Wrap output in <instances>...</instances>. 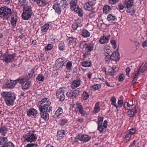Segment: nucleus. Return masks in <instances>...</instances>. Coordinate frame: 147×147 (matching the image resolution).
I'll use <instances>...</instances> for the list:
<instances>
[{
    "instance_id": "nucleus-1",
    "label": "nucleus",
    "mask_w": 147,
    "mask_h": 147,
    "mask_svg": "<svg viewBox=\"0 0 147 147\" xmlns=\"http://www.w3.org/2000/svg\"><path fill=\"white\" fill-rule=\"evenodd\" d=\"M51 104L49 99L44 98L40 101L38 105L40 112H49L51 111V107L50 106Z\"/></svg>"
},
{
    "instance_id": "nucleus-2",
    "label": "nucleus",
    "mask_w": 147,
    "mask_h": 147,
    "mask_svg": "<svg viewBox=\"0 0 147 147\" xmlns=\"http://www.w3.org/2000/svg\"><path fill=\"white\" fill-rule=\"evenodd\" d=\"M1 95L7 105L10 106L13 105L16 99L15 96L13 93L11 92H4L2 93Z\"/></svg>"
},
{
    "instance_id": "nucleus-3",
    "label": "nucleus",
    "mask_w": 147,
    "mask_h": 147,
    "mask_svg": "<svg viewBox=\"0 0 147 147\" xmlns=\"http://www.w3.org/2000/svg\"><path fill=\"white\" fill-rule=\"evenodd\" d=\"M11 14V9L5 6L0 8V17L3 20L9 18Z\"/></svg>"
},
{
    "instance_id": "nucleus-4",
    "label": "nucleus",
    "mask_w": 147,
    "mask_h": 147,
    "mask_svg": "<svg viewBox=\"0 0 147 147\" xmlns=\"http://www.w3.org/2000/svg\"><path fill=\"white\" fill-rule=\"evenodd\" d=\"M103 119V117H101L98 118V129L100 132L101 133L104 130H106L107 125V121L105 120L103 123H102Z\"/></svg>"
},
{
    "instance_id": "nucleus-5",
    "label": "nucleus",
    "mask_w": 147,
    "mask_h": 147,
    "mask_svg": "<svg viewBox=\"0 0 147 147\" xmlns=\"http://www.w3.org/2000/svg\"><path fill=\"white\" fill-rule=\"evenodd\" d=\"M124 3L125 6L127 8L126 11L127 13H130L132 16L134 15L135 11L132 7L134 4V2L133 0H125Z\"/></svg>"
},
{
    "instance_id": "nucleus-6",
    "label": "nucleus",
    "mask_w": 147,
    "mask_h": 147,
    "mask_svg": "<svg viewBox=\"0 0 147 147\" xmlns=\"http://www.w3.org/2000/svg\"><path fill=\"white\" fill-rule=\"evenodd\" d=\"M77 0H71L70 6L72 9L78 13V15L80 16L82 15V11L78 5H77Z\"/></svg>"
},
{
    "instance_id": "nucleus-7",
    "label": "nucleus",
    "mask_w": 147,
    "mask_h": 147,
    "mask_svg": "<svg viewBox=\"0 0 147 147\" xmlns=\"http://www.w3.org/2000/svg\"><path fill=\"white\" fill-rule=\"evenodd\" d=\"M29 79H27L26 77L18 79V83L22 84V88L24 89H27L29 88L31 85V82L30 81H27Z\"/></svg>"
},
{
    "instance_id": "nucleus-8",
    "label": "nucleus",
    "mask_w": 147,
    "mask_h": 147,
    "mask_svg": "<svg viewBox=\"0 0 147 147\" xmlns=\"http://www.w3.org/2000/svg\"><path fill=\"white\" fill-rule=\"evenodd\" d=\"M65 92L64 89L61 88L59 89L56 93L57 98L60 101H63L65 99Z\"/></svg>"
},
{
    "instance_id": "nucleus-9",
    "label": "nucleus",
    "mask_w": 147,
    "mask_h": 147,
    "mask_svg": "<svg viewBox=\"0 0 147 147\" xmlns=\"http://www.w3.org/2000/svg\"><path fill=\"white\" fill-rule=\"evenodd\" d=\"M15 54H9L8 55H4L2 57V59L5 63H8L11 62L12 60L13 59L14 57H15Z\"/></svg>"
},
{
    "instance_id": "nucleus-10",
    "label": "nucleus",
    "mask_w": 147,
    "mask_h": 147,
    "mask_svg": "<svg viewBox=\"0 0 147 147\" xmlns=\"http://www.w3.org/2000/svg\"><path fill=\"white\" fill-rule=\"evenodd\" d=\"M94 4H93L92 2L88 1L84 5V8L86 11H91L94 8Z\"/></svg>"
},
{
    "instance_id": "nucleus-11",
    "label": "nucleus",
    "mask_w": 147,
    "mask_h": 147,
    "mask_svg": "<svg viewBox=\"0 0 147 147\" xmlns=\"http://www.w3.org/2000/svg\"><path fill=\"white\" fill-rule=\"evenodd\" d=\"M27 115L29 116H33L35 118L38 115V114L36 110L34 109H31L27 110Z\"/></svg>"
},
{
    "instance_id": "nucleus-12",
    "label": "nucleus",
    "mask_w": 147,
    "mask_h": 147,
    "mask_svg": "<svg viewBox=\"0 0 147 147\" xmlns=\"http://www.w3.org/2000/svg\"><path fill=\"white\" fill-rule=\"evenodd\" d=\"M78 140L80 141L87 142L90 140V138L88 135L80 134L78 135Z\"/></svg>"
},
{
    "instance_id": "nucleus-13",
    "label": "nucleus",
    "mask_w": 147,
    "mask_h": 147,
    "mask_svg": "<svg viewBox=\"0 0 147 147\" xmlns=\"http://www.w3.org/2000/svg\"><path fill=\"white\" fill-rule=\"evenodd\" d=\"M36 139V137L32 134H28L26 135V140L28 142H31L35 141Z\"/></svg>"
},
{
    "instance_id": "nucleus-14",
    "label": "nucleus",
    "mask_w": 147,
    "mask_h": 147,
    "mask_svg": "<svg viewBox=\"0 0 147 147\" xmlns=\"http://www.w3.org/2000/svg\"><path fill=\"white\" fill-rule=\"evenodd\" d=\"M81 81L80 80H74L71 82V87L72 89H75L79 87Z\"/></svg>"
},
{
    "instance_id": "nucleus-15",
    "label": "nucleus",
    "mask_w": 147,
    "mask_h": 147,
    "mask_svg": "<svg viewBox=\"0 0 147 147\" xmlns=\"http://www.w3.org/2000/svg\"><path fill=\"white\" fill-rule=\"evenodd\" d=\"M17 83H18V79L15 81L11 80L9 83L7 84L6 87L12 88L14 87Z\"/></svg>"
},
{
    "instance_id": "nucleus-16",
    "label": "nucleus",
    "mask_w": 147,
    "mask_h": 147,
    "mask_svg": "<svg viewBox=\"0 0 147 147\" xmlns=\"http://www.w3.org/2000/svg\"><path fill=\"white\" fill-rule=\"evenodd\" d=\"M107 20L110 23L115 24L117 20L116 18L111 14L109 15L107 18Z\"/></svg>"
},
{
    "instance_id": "nucleus-17",
    "label": "nucleus",
    "mask_w": 147,
    "mask_h": 147,
    "mask_svg": "<svg viewBox=\"0 0 147 147\" xmlns=\"http://www.w3.org/2000/svg\"><path fill=\"white\" fill-rule=\"evenodd\" d=\"M141 68V66H140L134 74V76L133 77V80L132 82V85H134L136 82L137 80L138 76L139 74V72L140 71V69Z\"/></svg>"
},
{
    "instance_id": "nucleus-18",
    "label": "nucleus",
    "mask_w": 147,
    "mask_h": 147,
    "mask_svg": "<svg viewBox=\"0 0 147 147\" xmlns=\"http://www.w3.org/2000/svg\"><path fill=\"white\" fill-rule=\"evenodd\" d=\"M34 1L40 7L45 6L48 3L45 0H34Z\"/></svg>"
},
{
    "instance_id": "nucleus-19",
    "label": "nucleus",
    "mask_w": 147,
    "mask_h": 147,
    "mask_svg": "<svg viewBox=\"0 0 147 147\" xmlns=\"http://www.w3.org/2000/svg\"><path fill=\"white\" fill-rule=\"evenodd\" d=\"M110 56L111 59L112 60L117 61L119 59V54L117 52L113 53Z\"/></svg>"
},
{
    "instance_id": "nucleus-20",
    "label": "nucleus",
    "mask_w": 147,
    "mask_h": 147,
    "mask_svg": "<svg viewBox=\"0 0 147 147\" xmlns=\"http://www.w3.org/2000/svg\"><path fill=\"white\" fill-rule=\"evenodd\" d=\"M118 70V67L115 65L113 66L112 69L109 70V74L110 76H113L115 73Z\"/></svg>"
},
{
    "instance_id": "nucleus-21",
    "label": "nucleus",
    "mask_w": 147,
    "mask_h": 147,
    "mask_svg": "<svg viewBox=\"0 0 147 147\" xmlns=\"http://www.w3.org/2000/svg\"><path fill=\"white\" fill-rule=\"evenodd\" d=\"M84 47L85 48L86 52L88 54L90 53V52L93 50V47L91 45H88L87 43H85L84 45Z\"/></svg>"
},
{
    "instance_id": "nucleus-22",
    "label": "nucleus",
    "mask_w": 147,
    "mask_h": 147,
    "mask_svg": "<svg viewBox=\"0 0 147 147\" xmlns=\"http://www.w3.org/2000/svg\"><path fill=\"white\" fill-rule=\"evenodd\" d=\"M32 15V14H30L29 13L23 11L22 17L24 20H27L31 18Z\"/></svg>"
},
{
    "instance_id": "nucleus-23",
    "label": "nucleus",
    "mask_w": 147,
    "mask_h": 147,
    "mask_svg": "<svg viewBox=\"0 0 147 147\" xmlns=\"http://www.w3.org/2000/svg\"><path fill=\"white\" fill-rule=\"evenodd\" d=\"M48 112H40V113L41 118L44 120H47L49 118V115Z\"/></svg>"
},
{
    "instance_id": "nucleus-24",
    "label": "nucleus",
    "mask_w": 147,
    "mask_h": 147,
    "mask_svg": "<svg viewBox=\"0 0 147 147\" xmlns=\"http://www.w3.org/2000/svg\"><path fill=\"white\" fill-rule=\"evenodd\" d=\"M17 18V16L15 14L12 15L11 17V25L13 26H16Z\"/></svg>"
},
{
    "instance_id": "nucleus-25",
    "label": "nucleus",
    "mask_w": 147,
    "mask_h": 147,
    "mask_svg": "<svg viewBox=\"0 0 147 147\" xmlns=\"http://www.w3.org/2000/svg\"><path fill=\"white\" fill-rule=\"evenodd\" d=\"M53 7L55 11L58 14L60 13L61 8L60 5L58 4H55L53 6Z\"/></svg>"
},
{
    "instance_id": "nucleus-26",
    "label": "nucleus",
    "mask_w": 147,
    "mask_h": 147,
    "mask_svg": "<svg viewBox=\"0 0 147 147\" xmlns=\"http://www.w3.org/2000/svg\"><path fill=\"white\" fill-rule=\"evenodd\" d=\"M109 38L105 36L101 37L99 40V42L101 44H104L108 42Z\"/></svg>"
},
{
    "instance_id": "nucleus-27",
    "label": "nucleus",
    "mask_w": 147,
    "mask_h": 147,
    "mask_svg": "<svg viewBox=\"0 0 147 147\" xmlns=\"http://www.w3.org/2000/svg\"><path fill=\"white\" fill-rule=\"evenodd\" d=\"M23 11L32 14V7L29 5H27L23 8Z\"/></svg>"
},
{
    "instance_id": "nucleus-28",
    "label": "nucleus",
    "mask_w": 147,
    "mask_h": 147,
    "mask_svg": "<svg viewBox=\"0 0 147 147\" xmlns=\"http://www.w3.org/2000/svg\"><path fill=\"white\" fill-rule=\"evenodd\" d=\"M65 131L63 130H61L58 131L57 134V137L59 139H62L63 137V136L65 135Z\"/></svg>"
},
{
    "instance_id": "nucleus-29",
    "label": "nucleus",
    "mask_w": 147,
    "mask_h": 147,
    "mask_svg": "<svg viewBox=\"0 0 147 147\" xmlns=\"http://www.w3.org/2000/svg\"><path fill=\"white\" fill-rule=\"evenodd\" d=\"M76 105L77 106L76 109L79 111L81 114H82L84 111L82 106L80 104L78 103H76Z\"/></svg>"
},
{
    "instance_id": "nucleus-30",
    "label": "nucleus",
    "mask_w": 147,
    "mask_h": 147,
    "mask_svg": "<svg viewBox=\"0 0 147 147\" xmlns=\"http://www.w3.org/2000/svg\"><path fill=\"white\" fill-rule=\"evenodd\" d=\"M7 131V129L5 126L1 127L0 128V133L1 134L2 136H5Z\"/></svg>"
},
{
    "instance_id": "nucleus-31",
    "label": "nucleus",
    "mask_w": 147,
    "mask_h": 147,
    "mask_svg": "<svg viewBox=\"0 0 147 147\" xmlns=\"http://www.w3.org/2000/svg\"><path fill=\"white\" fill-rule=\"evenodd\" d=\"M81 35L84 37L87 38L90 36V33L87 30H84L82 31Z\"/></svg>"
},
{
    "instance_id": "nucleus-32",
    "label": "nucleus",
    "mask_w": 147,
    "mask_h": 147,
    "mask_svg": "<svg viewBox=\"0 0 147 147\" xmlns=\"http://www.w3.org/2000/svg\"><path fill=\"white\" fill-rule=\"evenodd\" d=\"M103 10L104 13L107 14L110 12L111 11V9L109 6L107 5L103 7Z\"/></svg>"
},
{
    "instance_id": "nucleus-33",
    "label": "nucleus",
    "mask_w": 147,
    "mask_h": 147,
    "mask_svg": "<svg viewBox=\"0 0 147 147\" xmlns=\"http://www.w3.org/2000/svg\"><path fill=\"white\" fill-rule=\"evenodd\" d=\"M34 68H32L29 71L28 75L26 77V78H27V79H29L32 76L34 72Z\"/></svg>"
},
{
    "instance_id": "nucleus-34",
    "label": "nucleus",
    "mask_w": 147,
    "mask_h": 147,
    "mask_svg": "<svg viewBox=\"0 0 147 147\" xmlns=\"http://www.w3.org/2000/svg\"><path fill=\"white\" fill-rule=\"evenodd\" d=\"M82 65L85 67H91V61L88 62L87 61H85L82 63Z\"/></svg>"
},
{
    "instance_id": "nucleus-35",
    "label": "nucleus",
    "mask_w": 147,
    "mask_h": 147,
    "mask_svg": "<svg viewBox=\"0 0 147 147\" xmlns=\"http://www.w3.org/2000/svg\"><path fill=\"white\" fill-rule=\"evenodd\" d=\"M19 5L23 6V8L27 5V2L26 0H19Z\"/></svg>"
},
{
    "instance_id": "nucleus-36",
    "label": "nucleus",
    "mask_w": 147,
    "mask_h": 147,
    "mask_svg": "<svg viewBox=\"0 0 147 147\" xmlns=\"http://www.w3.org/2000/svg\"><path fill=\"white\" fill-rule=\"evenodd\" d=\"M100 109L99 102H97L95 104L93 112L95 113H97L99 111Z\"/></svg>"
},
{
    "instance_id": "nucleus-37",
    "label": "nucleus",
    "mask_w": 147,
    "mask_h": 147,
    "mask_svg": "<svg viewBox=\"0 0 147 147\" xmlns=\"http://www.w3.org/2000/svg\"><path fill=\"white\" fill-rule=\"evenodd\" d=\"M49 28V24H45L42 27L41 30L42 32H45Z\"/></svg>"
},
{
    "instance_id": "nucleus-38",
    "label": "nucleus",
    "mask_w": 147,
    "mask_h": 147,
    "mask_svg": "<svg viewBox=\"0 0 147 147\" xmlns=\"http://www.w3.org/2000/svg\"><path fill=\"white\" fill-rule=\"evenodd\" d=\"M7 141V138L0 137V144H5Z\"/></svg>"
},
{
    "instance_id": "nucleus-39",
    "label": "nucleus",
    "mask_w": 147,
    "mask_h": 147,
    "mask_svg": "<svg viewBox=\"0 0 147 147\" xmlns=\"http://www.w3.org/2000/svg\"><path fill=\"white\" fill-rule=\"evenodd\" d=\"M129 110L127 113V115L129 117H132L134 115V112L132 110V108L129 109Z\"/></svg>"
},
{
    "instance_id": "nucleus-40",
    "label": "nucleus",
    "mask_w": 147,
    "mask_h": 147,
    "mask_svg": "<svg viewBox=\"0 0 147 147\" xmlns=\"http://www.w3.org/2000/svg\"><path fill=\"white\" fill-rule=\"evenodd\" d=\"M79 91L78 90H74L72 91H71L70 92V93H68L69 94H74V98H76V97L79 95Z\"/></svg>"
},
{
    "instance_id": "nucleus-41",
    "label": "nucleus",
    "mask_w": 147,
    "mask_h": 147,
    "mask_svg": "<svg viewBox=\"0 0 147 147\" xmlns=\"http://www.w3.org/2000/svg\"><path fill=\"white\" fill-rule=\"evenodd\" d=\"M116 99L115 97L113 96L112 98L111 99V104L114 106L116 107V109H117V111H118V110L117 109V107L118 106H117L116 104Z\"/></svg>"
},
{
    "instance_id": "nucleus-42",
    "label": "nucleus",
    "mask_w": 147,
    "mask_h": 147,
    "mask_svg": "<svg viewBox=\"0 0 147 147\" xmlns=\"http://www.w3.org/2000/svg\"><path fill=\"white\" fill-rule=\"evenodd\" d=\"M124 106V108L127 109H130V108L131 107L134 106V108L135 107V106L133 105H130L127 102H125V103Z\"/></svg>"
},
{
    "instance_id": "nucleus-43",
    "label": "nucleus",
    "mask_w": 147,
    "mask_h": 147,
    "mask_svg": "<svg viewBox=\"0 0 147 147\" xmlns=\"http://www.w3.org/2000/svg\"><path fill=\"white\" fill-rule=\"evenodd\" d=\"M61 3L62 4V7L65 8L66 6L68 5V0H62L61 1Z\"/></svg>"
},
{
    "instance_id": "nucleus-44",
    "label": "nucleus",
    "mask_w": 147,
    "mask_h": 147,
    "mask_svg": "<svg viewBox=\"0 0 147 147\" xmlns=\"http://www.w3.org/2000/svg\"><path fill=\"white\" fill-rule=\"evenodd\" d=\"M67 41L69 44H71L75 41V40L74 37H68L67 39Z\"/></svg>"
},
{
    "instance_id": "nucleus-45",
    "label": "nucleus",
    "mask_w": 147,
    "mask_h": 147,
    "mask_svg": "<svg viewBox=\"0 0 147 147\" xmlns=\"http://www.w3.org/2000/svg\"><path fill=\"white\" fill-rule=\"evenodd\" d=\"M147 69V61L146 62L144 65L140 69V71L141 73H143Z\"/></svg>"
},
{
    "instance_id": "nucleus-46",
    "label": "nucleus",
    "mask_w": 147,
    "mask_h": 147,
    "mask_svg": "<svg viewBox=\"0 0 147 147\" xmlns=\"http://www.w3.org/2000/svg\"><path fill=\"white\" fill-rule=\"evenodd\" d=\"M63 113L62 109L61 108H59L58 109L55 113V115L57 117H58L59 115H61Z\"/></svg>"
},
{
    "instance_id": "nucleus-47",
    "label": "nucleus",
    "mask_w": 147,
    "mask_h": 147,
    "mask_svg": "<svg viewBox=\"0 0 147 147\" xmlns=\"http://www.w3.org/2000/svg\"><path fill=\"white\" fill-rule=\"evenodd\" d=\"M84 99V100H87L89 97V95L88 93L86 92H84L82 94Z\"/></svg>"
},
{
    "instance_id": "nucleus-48",
    "label": "nucleus",
    "mask_w": 147,
    "mask_h": 147,
    "mask_svg": "<svg viewBox=\"0 0 147 147\" xmlns=\"http://www.w3.org/2000/svg\"><path fill=\"white\" fill-rule=\"evenodd\" d=\"M67 122V120L65 119H61L59 121L60 124L61 125H64Z\"/></svg>"
},
{
    "instance_id": "nucleus-49",
    "label": "nucleus",
    "mask_w": 147,
    "mask_h": 147,
    "mask_svg": "<svg viewBox=\"0 0 147 147\" xmlns=\"http://www.w3.org/2000/svg\"><path fill=\"white\" fill-rule=\"evenodd\" d=\"M44 77L43 76L39 74L38 75L36 78V79L39 81H43L44 80Z\"/></svg>"
},
{
    "instance_id": "nucleus-50",
    "label": "nucleus",
    "mask_w": 147,
    "mask_h": 147,
    "mask_svg": "<svg viewBox=\"0 0 147 147\" xmlns=\"http://www.w3.org/2000/svg\"><path fill=\"white\" fill-rule=\"evenodd\" d=\"M66 68L68 70H70L71 69L72 66V62L71 61H68L66 65Z\"/></svg>"
},
{
    "instance_id": "nucleus-51",
    "label": "nucleus",
    "mask_w": 147,
    "mask_h": 147,
    "mask_svg": "<svg viewBox=\"0 0 147 147\" xmlns=\"http://www.w3.org/2000/svg\"><path fill=\"white\" fill-rule=\"evenodd\" d=\"M53 48V46L51 44H49L47 46L45 47V51L50 50Z\"/></svg>"
},
{
    "instance_id": "nucleus-52",
    "label": "nucleus",
    "mask_w": 147,
    "mask_h": 147,
    "mask_svg": "<svg viewBox=\"0 0 147 147\" xmlns=\"http://www.w3.org/2000/svg\"><path fill=\"white\" fill-rule=\"evenodd\" d=\"M2 147H14V145L11 142H8L5 146Z\"/></svg>"
},
{
    "instance_id": "nucleus-53",
    "label": "nucleus",
    "mask_w": 147,
    "mask_h": 147,
    "mask_svg": "<svg viewBox=\"0 0 147 147\" xmlns=\"http://www.w3.org/2000/svg\"><path fill=\"white\" fill-rule=\"evenodd\" d=\"M100 85L98 84L94 85L92 86V87L93 89V90H95L98 89L100 87Z\"/></svg>"
},
{
    "instance_id": "nucleus-54",
    "label": "nucleus",
    "mask_w": 147,
    "mask_h": 147,
    "mask_svg": "<svg viewBox=\"0 0 147 147\" xmlns=\"http://www.w3.org/2000/svg\"><path fill=\"white\" fill-rule=\"evenodd\" d=\"M78 139V138H71V142L73 144H74L76 143L77 142Z\"/></svg>"
},
{
    "instance_id": "nucleus-55",
    "label": "nucleus",
    "mask_w": 147,
    "mask_h": 147,
    "mask_svg": "<svg viewBox=\"0 0 147 147\" xmlns=\"http://www.w3.org/2000/svg\"><path fill=\"white\" fill-rule=\"evenodd\" d=\"M37 144L32 143L27 144L26 145V147H37Z\"/></svg>"
},
{
    "instance_id": "nucleus-56",
    "label": "nucleus",
    "mask_w": 147,
    "mask_h": 147,
    "mask_svg": "<svg viewBox=\"0 0 147 147\" xmlns=\"http://www.w3.org/2000/svg\"><path fill=\"white\" fill-rule=\"evenodd\" d=\"M136 129H131L129 130V134H130V135L134 134L136 131Z\"/></svg>"
},
{
    "instance_id": "nucleus-57",
    "label": "nucleus",
    "mask_w": 147,
    "mask_h": 147,
    "mask_svg": "<svg viewBox=\"0 0 147 147\" xmlns=\"http://www.w3.org/2000/svg\"><path fill=\"white\" fill-rule=\"evenodd\" d=\"M119 0H109V3L111 4H115L119 1Z\"/></svg>"
},
{
    "instance_id": "nucleus-58",
    "label": "nucleus",
    "mask_w": 147,
    "mask_h": 147,
    "mask_svg": "<svg viewBox=\"0 0 147 147\" xmlns=\"http://www.w3.org/2000/svg\"><path fill=\"white\" fill-rule=\"evenodd\" d=\"M78 26V24L76 23L73 24L72 26V28L74 30H76Z\"/></svg>"
},
{
    "instance_id": "nucleus-59",
    "label": "nucleus",
    "mask_w": 147,
    "mask_h": 147,
    "mask_svg": "<svg viewBox=\"0 0 147 147\" xmlns=\"http://www.w3.org/2000/svg\"><path fill=\"white\" fill-rule=\"evenodd\" d=\"M110 59H111V57L109 54L108 53V55H106V57L105 58V60L107 62H109L108 61Z\"/></svg>"
},
{
    "instance_id": "nucleus-60",
    "label": "nucleus",
    "mask_w": 147,
    "mask_h": 147,
    "mask_svg": "<svg viewBox=\"0 0 147 147\" xmlns=\"http://www.w3.org/2000/svg\"><path fill=\"white\" fill-rule=\"evenodd\" d=\"M130 71V69L129 67H127L126 69V75L129 77V72Z\"/></svg>"
},
{
    "instance_id": "nucleus-61",
    "label": "nucleus",
    "mask_w": 147,
    "mask_h": 147,
    "mask_svg": "<svg viewBox=\"0 0 147 147\" xmlns=\"http://www.w3.org/2000/svg\"><path fill=\"white\" fill-rule=\"evenodd\" d=\"M59 49L61 51H63L65 48V46L60 44L59 45Z\"/></svg>"
},
{
    "instance_id": "nucleus-62",
    "label": "nucleus",
    "mask_w": 147,
    "mask_h": 147,
    "mask_svg": "<svg viewBox=\"0 0 147 147\" xmlns=\"http://www.w3.org/2000/svg\"><path fill=\"white\" fill-rule=\"evenodd\" d=\"M124 76L122 74H121L119 76V81H123L124 78H123Z\"/></svg>"
},
{
    "instance_id": "nucleus-63",
    "label": "nucleus",
    "mask_w": 147,
    "mask_h": 147,
    "mask_svg": "<svg viewBox=\"0 0 147 147\" xmlns=\"http://www.w3.org/2000/svg\"><path fill=\"white\" fill-rule=\"evenodd\" d=\"M64 59L65 58L63 57L60 58L58 59L57 61H58V62H59L61 63H63V62H64V61H65V60H64Z\"/></svg>"
},
{
    "instance_id": "nucleus-64",
    "label": "nucleus",
    "mask_w": 147,
    "mask_h": 147,
    "mask_svg": "<svg viewBox=\"0 0 147 147\" xmlns=\"http://www.w3.org/2000/svg\"><path fill=\"white\" fill-rule=\"evenodd\" d=\"M118 9L119 10H122L124 8L123 6L121 3H120L118 5Z\"/></svg>"
}]
</instances>
